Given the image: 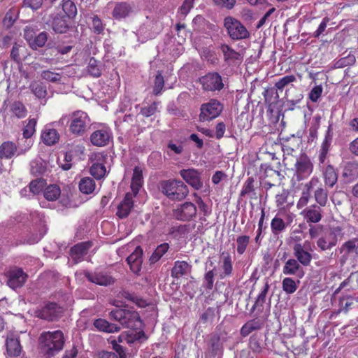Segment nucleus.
<instances>
[{
    "label": "nucleus",
    "mask_w": 358,
    "mask_h": 358,
    "mask_svg": "<svg viewBox=\"0 0 358 358\" xmlns=\"http://www.w3.org/2000/svg\"><path fill=\"white\" fill-rule=\"evenodd\" d=\"M296 80V78L294 75H287L279 79L275 83V87L276 88L277 90L282 92L286 86H287L288 85L293 82H295Z\"/></svg>",
    "instance_id": "nucleus-54"
},
{
    "label": "nucleus",
    "mask_w": 358,
    "mask_h": 358,
    "mask_svg": "<svg viewBox=\"0 0 358 358\" xmlns=\"http://www.w3.org/2000/svg\"><path fill=\"white\" fill-rule=\"evenodd\" d=\"M7 355L9 357H18L20 355L22 347L20 338L13 335L8 336L6 341Z\"/></svg>",
    "instance_id": "nucleus-25"
},
{
    "label": "nucleus",
    "mask_w": 358,
    "mask_h": 358,
    "mask_svg": "<svg viewBox=\"0 0 358 358\" xmlns=\"http://www.w3.org/2000/svg\"><path fill=\"white\" fill-rule=\"evenodd\" d=\"M79 190L85 194H90L96 188L94 180L90 177H84L79 182Z\"/></svg>",
    "instance_id": "nucleus-38"
},
{
    "label": "nucleus",
    "mask_w": 358,
    "mask_h": 358,
    "mask_svg": "<svg viewBox=\"0 0 358 358\" xmlns=\"http://www.w3.org/2000/svg\"><path fill=\"white\" fill-rule=\"evenodd\" d=\"M17 152V146L13 141H4L0 145V159H10Z\"/></svg>",
    "instance_id": "nucleus-30"
},
{
    "label": "nucleus",
    "mask_w": 358,
    "mask_h": 358,
    "mask_svg": "<svg viewBox=\"0 0 358 358\" xmlns=\"http://www.w3.org/2000/svg\"><path fill=\"white\" fill-rule=\"evenodd\" d=\"M87 72L94 78H99L101 75V71L98 65V61L91 57L87 65Z\"/></svg>",
    "instance_id": "nucleus-52"
},
{
    "label": "nucleus",
    "mask_w": 358,
    "mask_h": 358,
    "mask_svg": "<svg viewBox=\"0 0 358 358\" xmlns=\"http://www.w3.org/2000/svg\"><path fill=\"white\" fill-rule=\"evenodd\" d=\"M250 242V237L248 235H241L237 236L236 243V252L238 255H243Z\"/></svg>",
    "instance_id": "nucleus-44"
},
{
    "label": "nucleus",
    "mask_w": 358,
    "mask_h": 358,
    "mask_svg": "<svg viewBox=\"0 0 358 358\" xmlns=\"http://www.w3.org/2000/svg\"><path fill=\"white\" fill-rule=\"evenodd\" d=\"M296 176L298 180L308 178L313 172V164L310 159L306 156H301L295 164Z\"/></svg>",
    "instance_id": "nucleus-15"
},
{
    "label": "nucleus",
    "mask_w": 358,
    "mask_h": 358,
    "mask_svg": "<svg viewBox=\"0 0 358 358\" xmlns=\"http://www.w3.org/2000/svg\"><path fill=\"white\" fill-rule=\"evenodd\" d=\"M282 273L286 275H296L301 277L303 273L301 264L294 258L287 259L282 268Z\"/></svg>",
    "instance_id": "nucleus-24"
},
{
    "label": "nucleus",
    "mask_w": 358,
    "mask_h": 358,
    "mask_svg": "<svg viewBox=\"0 0 358 358\" xmlns=\"http://www.w3.org/2000/svg\"><path fill=\"white\" fill-rule=\"evenodd\" d=\"M223 110V105L216 99H210L208 102L201 104L199 120L202 122L212 120L218 117Z\"/></svg>",
    "instance_id": "nucleus-7"
},
{
    "label": "nucleus",
    "mask_w": 358,
    "mask_h": 358,
    "mask_svg": "<svg viewBox=\"0 0 358 358\" xmlns=\"http://www.w3.org/2000/svg\"><path fill=\"white\" fill-rule=\"evenodd\" d=\"M110 318L118 321L123 327L130 329H140L143 322L137 311L116 308L110 312Z\"/></svg>",
    "instance_id": "nucleus-4"
},
{
    "label": "nucleus",
    "mask_w": 358,
    "mask_h": 358,
    "mask_svg": "<svg viewBox=\"0 0 358 358\" xmlns=\"http://www.w3.org/2000/svg\"><path fill=\"white\" fill-rule=\"evenodd\" d=\"M132 8L129 3L127 2H118L116 3L112 15L116 20H121L126 17L131 12Z\"/></svg>",
    "instance_id": "nucleus-32"
},
{
    "label": "nucleus",
    "mask_w": 358,
    "mask_h": 358,
    "mask_svg": "<svg viewBox=\"0 0 358 358\" xmlns=\"http://www.w3.org/2000/svg\"><path fill=\"white\" fill-rule=\"evenodd\" d=\"M220 49L224 55V61L228 64L242 60L241 55L229 45L223 44L221 45Z\"/></svg>",
    "instance_id": "nucleus-33"
},
{
    "label": "nucleus",
    "mask_w": 358,
    "mask_h": 358,
    "mask_svg": "<svg viewBox=\"0 0 358 358\" xmlns=\"http://www.w3.org/2000/svg\"><path fill=\"white\" fill-rule=\"evenodd\" d=\"M214 269L207 271L203 277V287L206 289L211 290L214 286Z\"/></svg>",
    "instance_id": "nucleus-59"
},
{
    "label": "nucleus",
    "mask_w": 358,
    "mask_h": 358,
    "mask_svg": "<svg viewBox=\"0 0 358 358\" xmlns=\"http://www.w3.org/2000/svg\"><path fill=\"white\" fill-rule=\"evenodd\" d=\"M157 104L156 102H153L148 106H145V107L141 108L140 113L143 116H144L145 117H150V116L153 115L154 114H155L157 112Z\"/></svg>",
    "instance_id": "nucleus-60"
},
{
    "label": "nucleus",
    "mask_w": 358,
    "mask_h": 358,
    "mask_svg": "<svg viewBox=\"0 0 358 358\" xmlns=\"http://www.w3.org/2000/svg\"><path fill=\"white\" fill-rule=\"evenodd\" d=\"M62 10L66 17H74L77 13V8L75 3L71 0H64L62 3Z\"/></svg>",
    "instance_id": "nucleus-50"
},
{
    "label": "nucleus",
    "mask_w": 358,
    "mask_h": 358,
    "mask_svg": "<svg viewBox=\"0 0 358 358\" xmlns=\"http://www.w3.org/2000/svg\"><path fill=\"white\" fill-rule=\"evenodd\" d=\"M83 275L90 282L101 286H108L115 282V278L105 270L90 272L84 271Z\"/></svg>",
    "instance_id": "nucleus-14"
},
{
    "label": "nucleus",
    "mask_w": 358,
    "mask_h": 358,
    "mask_svg": "<svg viewBox=\"0 0 358 358\" xmlns=\"http://www.w3.org/2000/svg\"><path fill=\"white\" fill-rule=\"evenodd\" d=\"M51 26L56 33H66L69 29L66 17L64 15L61 16L59 15H56L52 21Z\"/></svg>",
    "instance_id": "nucleus-34"
},
{
    "label": "nucleus",
    "mask_w": 358,
    "mask_h": 358,
    "mask_svg": "<svg viewBox=\"0 0 358 358\" xmlns=\"http://www.w3.org/2000/svg\"><path fill=\"white\" fill-rule=\"evenodd\" d=\"M39 341L44 355L47 358H50L63 349L64 334L60 330L44 331L41 334Z\"/></svg>",
    "instance_id": "nucleus-1"
},
{
    "label": "nucleus",
    "mask_w": 358,
    "mask_h": 358,
    "mask_svg": "<svg viewBox=\"0 0 358 358\" xmlns=\"http://www.w3.org/2000/svg\"><path fill=\"white\" fill-rule=\"evenodd\" d=\"M110 343L113 345V350L116 353L118 354V358H126L127 356L124 352V349L121 345H120V343L118 342V339H114L111 341Z\"/></svg>",
    "instance_id": "nucleus-64"
},
{
    "label": "nucleus",
    "mask_w": 358,
    "mask_h": 358,
    "mask_svg": "<svg viewBox=\"0 0 358 358\" xmlns=\"http://www.w3.org/2000/svg\"><path fill=\"white\" fill-rule=\"evenodd\" d=\"M208 348L210 355L213 357L222 352L223 346L220 335L217 334L211 335L208 341Z\"/></svg>",
    "instance_id": "nucleus-36"
},
{
    "label": "nucleus",
    "mask_w": 358,
    "mask_h": 358,
    "mask_svg": "<svg viewBox=\"0 0 358 358\" xmlns=\"http://www.w3.org/2000/svg\"><path fill=\"white\" fill-rule=\"evenodd\" d=\"M264 327V322L259 318H254L245 323L240 330V334L243 337H246L252 331L259 330Z\"/></svg>",
    "instance_id": "nucleus-28"
},
{
    "label": "nucleus",
    "mask_w": 358,
    "mask_h": 358,
    "mask_svg": "<svg viewBox=\"0 0 358 358\" xmlns=\"http://www.w3.org/2000/svg\"><path fill=\"white\" fill-rule=\"evenodd\" d=\"M322 178L327 188H332L337 182L338 173L332 165L327 166L322 171Z\"/></svg>",
    "instance_id": "nucleus-26"
},
{
    "label": "nucleus",
    "mask_w": 358,
    "mask_h": 358,
    "mask_svg": "<svg viewBox=\"0 0 358 358\" xmlns=\"http://www.w3.org/2000/svg\"><path fill=\"white\" fill-rule=\"evenodd\" d=\"M136 196V195H134L131 192L126 193L123 200L120 203L117 208L116 215L120 219H124L129 216L134 208V198Z\"/></svg>",
    "instance_id": "nucleus-19"
},
{
    "label": "nucleus",
    "mask_w": 358,
    "mask_h": 358,
    "mask_svg": "<svg viewBox=\"0 0 358 358\" xmlns=\"http://www.w3.org/2000/svg\"><path fill=\"white\" fill-rule=\"evenodd\" d=\"M269 285L268 282H266L262 289H261V292L257 296V298L255 302V304L252 306V310H255L257 307H262L263 305L266 302V295L268 294V289H269Z\"/></svg>",
    "instance_id": "nucleus-49"
},
{
    "label": "nucleus",
    "mask_w": 358,
    "mask_h": 358,
    "mask_svg": "<svg viewBox=\"0 0 358 358\" xmlns=\"http://www.w3.org/2000/svg\"><path fill=\"white\" fill-rule=\"evenodd\" d=\"M180 175L182 178L194 189L198 190L203 187L200 173L196 169H182L180 171Z\"/></svg>",
    "instance_id": "nucleus-18"
},
{
    "label": "nucleus",
    "mask_w": 358,
    "mask_h": 358,
    "mask_svg": "<svg viewBox=\"0 0 358 358\" xmlns=\"http://www.w3.org/2000/svg\"><path fill=\"white\" fill-rule=\"evenodd\" d=\"M224 25L233 40L245 39L250 36L249 31L245 26L231 17H227L224 19Z\"/></svg>",
    "instance_id": "nucleus-8"
},
{
    "label": "nucleus",
    "mask_w": 358,
    "mask_h": 358,
    "mask_svg": "<svg viewBox=\"0 0 358 358\" xmlns=\"http://www.w3.org/2000/svg\"><path fill=\"white\" fill-rule=\"evenodd\" d=\"M61 195V189L57 185H46L43 190L45 199L50 201H55L59 199Z\"/></svg>",
    "instance_id": "nucleus-39"
},
{
    "label": "nucleus",
    "mask_w": 358,
    "mask_h": 358,
    "mask_svg": "<svg viewBox=\"0 0 358 358\" xmlns=\"http://www.w3.org/2000/svg\"><path fill=\"white\" fill-rule=\"evenodd\" d=\"M169 245L167 243H164L159 245L155 250L154 252L151 256V260L152 262H157L159 260L163 255L168 251Z\"/></svg>",
    "instance_id": "nucleus-55"
},
{
    "label": "nucleus",
    "mask_w": 358,
    "mask_h": 358,
    "mask_svg": "<svg viewBox=\"0 0 358 358\" xmlns=\"http://www.w3.org/2000/svg\"><path fill=\"white\" fill-rule=\"evenodd\" d=\"M342 227L337 226L330 227L317 241V246L322 251L330 250L337 245L338 236L342 234Z\"/></svg>",
    "instance_id": "nucleus-5"
},
{
    "label": "nucleus",
    "mask_w": 358,
    "mask_h": 358,
    "mask_svg": "<svg viewBox=\"0 0 358 358\" xmlns=\"http://www.w3.org/2000/svg\"><path fill=\"white\" fill-rule=\"evenodd\" d=\"M310 251H312L311 243L308 241H304L303 244L295 243L293 246V254L295 259L303 266L310 264L313 256Z\"/></svg>",
    "instance_id": "nucleus-12"
},
{
    "label": "nucleus",
    "mask_w": 358,
    "mask_h": 358,
    "mask_svg": "<svg viewBox=\"0 0 358 358\" xmlns=\"http://www.w3.org/2000/svg\"><path fill=\"white\" fill-rule=\"evenodd\" d=\"M94 326L99 331L107 333L117 332L120 327L116 324H110L104 319H96L94 322Z\"/></svg>",
    "instance_id": "nucleus-37"
},
{
    "label": "nucleus",
    "mask_w": 358,
    "mask_h": 358,
    "mask_svg": "<svg viewBox=\"0 0 358 358\" xmlns=\"http://www.w3.org/2000/svg\"><path fill=\"white\" fill-rule=\"evenodd\" d=\"M202 88L205 91H220L224 88L222 76L217 72H210L199 78Z\"/></svg>",
    "instance_id": "nucleus-11"
},
{
    "label": "nucleus",
    "mask_w": 358,
    "mask_h": 358,
    "mask_svg": "<svg viewBox=\"0 0 358 358\" xmlns=\"http://www.w3.org/2000/svg\"><path fill=\"white\" fill-rule=\"evenodd\" d=\"M28 275L20 268L10 270L8 273V285L15 289L24 285L27 281Z\"/></svg>",
    "instance_id": "nucleus-17"
},
{
    "label": "nucleus",
    "mask_w": 358,
    "mask_h": 358,
    "mask_svg": "<svg viewBox=\"0 0 358 358\" xmlns=\"http://www.w3.org/2000/svg\"><path fill=\"white\" fill-rule=\"evenodd\" d=\"M322 213L320 206L312 205L303 210V215L307 222L317 223L322 218Z\"/></svg>",
    "instance_id": "nucleus-27"
},
{
    "label": "nucleus",
    "mask_w": 358,
    "mask_h": 358,
    "mask_svg": "<svg viewBox=\"0 0 358 358\" xmlns=\"http://www.w3.org/2000/svg\"><path fill=\"white\" fill-rule=\"evenodd\" d=\"M113 136L110 128L106 125L99 126L90 135L91 143L96 147H105L113 141Z\"/></svg>",
    "instance_id": "nucleus-9"
},
{
    "label": "nucleus",
    "mask_w": 358,
    "mask_h": 358,
    "mask_svg": "<svg viewBox=\"0 0 358 358\" xmlns=\"http://www.w3.org/2000/svg\"><path fill=\"white\" fill-rule=\"evenodd\" d=\"M64 309L55 302H48L41 308L34 311V315L40 319L47 321H56L63 315Z\"/></svg>",
    "instance_id": "nucleus-6"
},
{
    "label": "nucleus",
    "mask_w": 358,
    "mask_h": 358,
    "mask_svg": "<svg viewBox=\"0 0 358 358\" xmlns=\"http://www.w3.org/2000/svg\"><path fill=\"white\" fill-rule=\"evenodd\" d=\"M159 189L171 201H182L189 194L188 187L182 181L176 179L160 181Z\"/></svg>",
    "instance_id": "nucleus-2"
},
{
    "label": "nucleus",
    "mask_w": 358,
    "mask_h": 358,
    "mask_svg": "<svg viewBox=\"0 0 358 358\" xmlns=\"http://www.w3.org/2000/svg\"><path fill=\"white\" fill-rule=\"evenodd\" d=\"M22 48H24L22 45L14 43L13 45L11 52H10V58L17 63H20L21 61V57L20 55V52Z\"/></svg>",
    "instance_id": "nucleus-62"
},
{
    "label": "nucleus",
    "mask_w": 358,
    "mask_h": 358,
    "mask_svg": "<svg viewBox=\"0 0 358 358\" xmlns=\"http://www.w3.org/2000/svg\"><path fill=\"white\" fill-rule=\"evenodd\" d=\"M197 213L196 206L189 201H186L182 204H179L173 210V216L175 219L182 221L188 222L194 220Z\"/></svg>",
    "instance_id": "nucleus-10"
},
{
    "label": "nucleus",
    "mask_w": 358,
    "mask_h": 358,
    "mask_svg": "<svg viewBox=\"0 0 358 358\" xmlns=\"http://www.w3.org/2000/svg\"><path fill=\"white\" fill-rule=\"evenodd\" d=\"M254 183L255 179L253 177H248L243 184L240 196H245L255 191Z\"/></svg>",
    "instance_id": "nucleus-57"
},
{
    "label": "nucleus",
    "mask_w": 358,
    "mask_h": 358,
    "mask_svg": "<svg viewBox=\"0 0 358 358\" xmlns=\"http://www.w3.org/2000/svg\"><path fill=\"white\" fill-rule=\"evenodd\" d=\"M42 141L47 145H52L59 140V134L55 129H45L41 134Z\"/></svg>",
    "instance_id": "nucleus-35"
},
{
    "label": "nucleus",
    "mask_w": 358,
    "mask_h": 358,
    "mask_svg": "<svg viewBox=\"0 0 358 358\" xmlns=\"http://www.w3.org/2000/svg\"><path fill=\"white\" fill-rule=\"evenodd\" d=\"M24 38L32 50H37L45 45L48 38V34L46 31H42L33 37L30 32H25Z\"/></svg>",
    "instance_id": "nucleus-23"
},
{
    "label": "nucleus",
    "mask_w": 358,
    "mask_h": 358,
    "mask_svg": "<svg viewBox=\"0 0 358 358\" xmlns=\"http://www.w3.org/2000/svg\"><path fill=\"white\" fill-rule=\"evenodd\" d=\"M41 77L43 80L46 81L57 83L61 81L62 75L50 70H43L41 73Z\"/></svg>",
    "instance_id": "nucleus-51"
},
{
    "label": "nucleus",
    "mask_w": 358,
    "mask_h": 358,
    "mask_svg": "<svg viewBox=\"0 0 358 358\" xmlns=\"http://www.w3.org/2000/svg\"><path fill=\"white\" fill-rule=\"evenodd\" d=\"M249 348L255 353H260L262 350V347L259 340L255 336H252L249 341Z\"/></svg>",
    "instance_id": "nucleus-61"
},
{
    "label": "nucleus",
    "mask_w": 358,
    "mask_h": 358,
    "mask_svg": "<svg viewBox=\"0 0 358 358\" xmlns=\"http://www.w3.org/2000/svg\"><path fill=\"white\" fill-rule=\"evenodd\" d=\"M341 252H345L347 255L355 254L358 257V238H352L345 241L341 248Z\"/></svg>",
    "instance_id": "nucleus-42"
},
{
    "label": "nucleus",
    "mask_w": 358,
    "mask_h": 358,
    "mask_svg": "<svg viewBox=\"0 0 358 358\" xmlns=\"http://www.w3.org/2000/svg\"><path fill=\"white\" fill-rule=\"evenodd\" d=\"M192 266L185 261H176L171 269V276L179 278L191 271Z\"/></svg>",
    "instance_id": "nucleus-31"
},
{
    "label": "nucleus",
    "mask_w": 358,
    "mask_h": 358,
    "mask_svg": "<svg viewBox=\"0 0 358 358\" xmlns=\"http://www.w3.org/2000/svg\"><path fill=\"white\" fill-rule=\"evenodd\" d=\"M299 283V280L295 281L292 278L286 277L282 282V289L286 294H292L296 291Z\"/></svg>",
    "instance_id": "nucleus-45"
},
{
    "label": "nucleus",
    "mask_w": 358,
    "mask_h": 358,
    "mask_svg": "<svg viewBox=\"0 0 358 358\" xmlns=\"http://www.w3.org/2000/svg\"><path fill=\"white\" fill-rule=\"evenodd\" d=\"M136 330L137 329H131L129 331L122 332L117 337L118 342H126L128 344H132L136 341H140L142 339H147V336L143 329H140L139 331Z\"/></svg>",
    "instance_id": "nucleus-20"
},
{
    "label": "nucleus",
    "mask_w": 358,
    "mask_h": 358,
    "mask_svg": "<svg viewBox=\"0 0 358 358\" xmlns=\"http://www.w3.org/2000/svg\"><path fill=\"white\" fill-rule=\"evenodd\" d=\"M306 186L308 192L317 187L314 192L315 201L318 203V206L324 207L327 206L328 203V192L327 188L322 187L318 178L313 177Z\"/></svg>",
    "instance_id": "nucleus-13"
},
{
    "label": "nucleus",
    "mask_w": 358,
    "mask_h": 358,
    "mask_svg": "<svg viewBox=\"0 0 358 358\" xmlns=\"http://www.w3.org/2000/svg\"><path fill=\"white\" fill-rule=\"evenodd\" d=\"M322 87L321 85L315 86L309 93V99L313 102H317L322 96Z\"/></svg>",
    "instance_id": "nucleus-63"
},
{
    "label": "nucleus",
    "mask_w": 358,
    "mask_h": 358,
    "mask_svg": "<svg viewBox=\"0 0 358 358\" xmlns=\"http://www.w3.org/2000/svg\"><path fill=\"white\" fill-rule=\"evenodd\" d=\"M92 26L94 33L96 34H103L105 29V24H103L102 20L97 16L94 15L92 18Z\"/></svg>",
    "instance_id": "nucleus-58"
},
{
    "label": "nucleus",
    "mask_w": 358,
    "mask_h": 358,
    "mask_svg": "<svg viewBox=\"0 0 358 358\" xmlns=\"http://www.w3.org/2000/svg\"><path fill=\"white\" fill-rule=\"evenodd\" d=\"M143 250L138 246L135 250L127 258V264L131 271L134 273H138L141 270Z\"/></svg>",
    "instance_id": "nucleus-21"
},
{
    "label": "nucleus",
    "mask_w": 358,
    "mask_h": 358,
    "mask_svg": "<svg viewBox=\"0 0 358 358\" xmlns=\"http://www.w3.org/2000/svg\"><path fill=\"white\" fill-rule=\"evenodd\" d=\"M164 86V79L161 71H157L154 81L153 94L155 96L161 94Z\"/></svg>",
    "instance_id": "nucleus-53"
},
{
    "label": "nucleus",
    "mask_w": 358,
    "mask_h": 358,
    "mask_svg": "<svg viewBox=\"0 0 358 358\" xmlns=\"http://www.w3.org/2000/svg\"><path fill=\"white\" fill-rule=\"evenodd\" d=\"M123 296L126 299L134 303L138 307L144 308L148 306V303L145 299L136 296L133 293L124 292Z\"/></svg>",
    "instance_id": "nucleus-56"
},
{
    "label": "nucleus",
    "mask_w": 358,
    "mask_h": 358,
    "mask_svg": "<svg viewBox=\"0 0 358 358\" xmlns=\"http://www.w3.org/2000/svg\"><path fill=\"white\" fill-rule=\"evenodd\" d=\"M60 122L69 123V131L76 136H83L87 131L90 118L87 113L82 110H76L69 115L63 116Z\"/></svg>",
    "instance_id": "nucleus-3"
},
{
    "label": "nucleus",
    "mask_w": 358,
    "mask_h": 358,
    "mask_svg": "<svg viewBox=\"0 0 358 358\" xmlns=\"http://www.w3.org/2000/svg\"><path fill=\"white\" fill-rule=\"evenodd\" d=\"M47 185L46 180L40 178L33 180L29 185V191L34 195H38L43 192L45 186Z\"/></svg>",
    "instance_id": "nucleus-43"
},
{
    "label": "nucleus",
    "mask_w": 358,
    "mask_h": 358,
    "mask_svg": "<svg viewBox=\"0 0 358 358\" xmlns=\"http://www.w3.org/2000/svg\"><path fill=\"white\" fill-rule=\"evenodd\" d=\"M92 246L90 241L81 242L73 245L70 250V255L76 263L80 262Z\"/></svg>",
    "instance_id": "nucleus-22"
},
{
    "label": "nucleus",
    "mask_w": 358,
    "mask_h": 358,
    "mask_svg": "<svg viewBox=\"0 0 358 358\" xmlns=\"http://www.w3.org/2000/svg\"><path fill=\"white\" fill-rule=\"evenodd\" d=\"M90 173L96 180H101L106 176V168L103 164L94 163L90 167Z\"/></svg>",
    "instance_id": "nucleus-46"
},
{
    "label": "nucleus",
    "mask_w": 358,
    "mask_h": 358,
    "mask_svg": "<svg viewBox=\"0 0 358 358\" xmlns=\"http://www.w3.org/2000/svg\"><path fill=\"white\" fill-rule=\"evenodd\" d=\"M286 228L284 220L279 217H274L271 222V231L274 235H278Z\"/></svg>",
    "instance_id": "nucleus-47"
},
{
    "label": "nucleus",
    "mask_w": 358,
    "mask_h": 358,
    "mask_svg": "<svg viewBox=\"0 0 358 358\" xmlns=\"http://www.w3.org/2000/svg\"><path fill=\"white\" fill-rule=\"evenodd\" d=\"M219 278L222 280L234 274V263L230 253L223 252L220 255Z\"/></svg>",
    "instance_id": "nucleus-16"
},
{
    "label": "nucleus",
    "mask_w": 358,
    "mask_h": 358,
    "mask_svg": "<svg viewBox=\"0 0 358 358\" xmlns=\"http://www.w3.org/2000/svg\"><path fill=\"white\" fill-rule=\"evenodd\" d=\"M10 111L13 115L18 119H22L27 115V110L26 106L19 101L13 102L10 106Z\"/></svg>",
    "instance_id": "nucleus-40"
},
{
    "label": "nucleus",
    "mask_w": 358,
    "mask_h": 358,
    "mask_svg": "<svg viewBox=\"0 0 358 358\" xmlns=\"http://www.w3.org/2000/svg\"><path fill=\"white\" fill-rule=\"evenodd\" d=\"M29 88L38 99H45L48 94L46 85L41 82H32Z\"/></svg>",
    "instance_id": "nucleus-41"
},
{
    "label": "nucleus",
    "mask_w": 358,
    "mask_h": 358,
    "mask_svg": "<svg viewBox=\"0 0 358 358\" xmlns=\"http://www.w3.org/2000/svg\"><path fill=\"white\" fill-rule=\"evenodd\" d=\"M143 184V170L139 166H135L131 178V194L137 195Z\"/></svg>",
    "instance_id": "nucleus-29"
},
{
    "label": "nucleus",
    "mask_w": 358,
    "mask_h": 358,
    "mask_svg": "<svg viewBox=\"0 0 358 358\" xmlns=\"http://www.w3.org/2000/svg\"><path fill=\"white\" fill-rule=\"evenodd\" d=\"M37 124V120L36 118H29L28 122L24 126L22 130L23 137L26 139L30 138L36 131V126Z\"/></svg>",
    "instance_id": "nucleus-48"
}]
</instances>
